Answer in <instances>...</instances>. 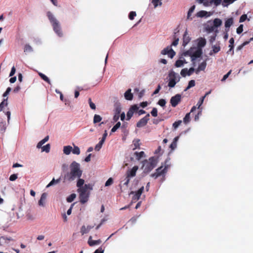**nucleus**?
Listing matches in <instances>:
<instances>
[{"instance_id": "f257e3e1", "label": "nucleus", "mask_w": 253, "mask_h": 253, "mask_svg": "<svg viewBox=\"0 0 253 253\" xmlns=\"http://www.w3.org/2000/svg\"><path fill=\"white\" fill-rule=\"evenodd\" d=\"M70 171L64 175V179L69 181L74 180L82 176L83 171L81 169L80 165L76 161H73L70 166Z\"/></svg>"}, {"instance_id": "f03ea898", "label": "nucleus", "mask_w": 253, "mask_h": 253, "mask_svg": "<svg viewBox=\"0 0 253 253\" xmlns=\"http://www.w3.org/2000/svg\"><path fill=\"white\" fill-rule=\"evenodd\" d=\"M46 16L55 33L58 37H62L63 34L59 20L56 18L54 14L50 11L46 12Z\"/></svg>"}, {"instance_id": "7ed1b4c3", "label": "nucleus", "mask_w": 253, "mask_h": 253, "mask_svg": "<svg viewBox=\"0 0 253 253\" xmlns=\"http://www.w3.org/2000/svg\"><path fill=\"white\" fill-rule=\"evenodd\" d=\"M92 190V186L90 184H85L84 187L78 189L80 202L82 204L86 203L89 199L90 191Z\"/></svg>"}, {"instance_id": "20e7f679", "label": "nucleus", "mask_w": 253, "mask_h": 253, "mask_svg": "<svg viewBox=\"0 0 253 253\" xmlns=\"http://www.w3.org/2000/svg\"><path fill=\"white\" fill-rule=\"evenodd\" d=\"M158 162V159L154 157H150L148 160L142 161V169L145 173L151 171L157 165Z\"/></svg>"}, {"instance_id": "39448f33", "label": "nucleus", "mask_w": 253, "mask_h": 253, "mask_svg": "<svg viewBox=\"0 0 253 253\" xmlns=\"http://www.w3.org/2000/svg\"><path fill=\"white\" fill-rule=\"evenodd\" d=\"M167 79L168 86L169 87V88H173L176 84L180 81L181 77L173 70H170L169 72Z\"/></svg>"}, {"instance_id": "423d86ee", "label": "nucleus", "mask_w": 253, "mask_h": 253, "mask_svg": "<svg viewBox=\"0 0 253 253\" xmlns=\"http://www.w3.org/2000/svg\"><path fill=\"white\" fill-rule=\"evenodd\" d=\"M202 54V49H197L193 53H192L191 51L190 50L187 51L184 53V55L185 56H190L191 57V61L193 62V65L195 66V60H196L197 58L200 57Z\"/></svg>"}, {"instance_id": "0eeeda50", "label": "nucleus", "mask_w": 253, "mask_h": 253, "mask_svg": "<svg viewBox=\"0 0 253 253\" xmlns=\"http://www.w3.org/2000/svg\"><path fill=\"white\" fill-rule=\"evenodd\" d=\"M130 179L126 175L121 179L119 186L122 192H124L127 190Z\"/></svg>"}, {"instance_id": "6e6552de", "label": "nucleus", "mask_w": 253, "mask_h": 253, "mask_svg": "<svg viewBox=\"0 0 253 253\" xmlns=\"http://www.w3.org/2000/svg\"><path fill=\"white\" fill-rule=\"evenodd\" d=\"M161 54L162 55H168L169 58H172L175 55V52L170 46H168L161 51Z\"/></svg>"}, {"instance_id": "1a4fd4ad", "label": "nucleus", "mask_w": 253, "mask_h": 253, "mask_svg": "<svg viewBox=\"0 0 253 253\" xmlns=\"http://www.w3.org/2000/svg\"><path fill=\"white\" fill-rule=\"evenodd\" d=\"M144 189V186H142L141 188H140L137 191H131L129 195H133V196L132 197V200L133 201H137L140 199V197L143 192Z\"/></svg>"}, {"instance_id": "9d476101", "label": "nucleus", "mask_w": 253, "mask_h": 253, "mask_svg": "<svg viewBox=\"0 0 253 253\" xmlns=\"http://www.w3.org/2000/svg\"><path fill=\"white\" fill-rule=\"evenodd\" d=\"M181 99V95L180 94H177L171 98L170 103L173 107H175L180 102Z\"/></svg>"}, {"instance_id": "9b49d317", "label": "nucleus", "mask_w": 253, "mask_h": 253, "mask_svg": "<svg viewBox=\"0 0 253 253\" xmlns=\"http://www.w3.org/2000/svg\"><path fill=\"white\" fill-rule=\"evenodd\" d=\"M194 72H195V69L194 67H191L189 69L187 68H184L181 70L180 75L182 77H185L187 76H191Z\"/></svg>"}, {"instance_id": "f8f14e48", "label": "nucleus", "mask_w": 253, "mask_h": 253, "mask_svg": "<svg viewBox=\"0 0 253 253\" xmlns=\"http://www.w3.org/2000/svg\"><path fill=\"white\" fill-rule=\"evenodd\" d=\"M205 30L208 33L214 32L215 33H218V30L213 25L211 21H209L205 26Z\"/></svg>"}, {"instance_id": "ddd939ff", "label": "nucleus", "mask_w": 253, "mask_h": 253, "mask_svg": "<svg viewBox=\"0 0 253 253\" xmlns=\"http://www.w3.org/2000/svg\"><path fill=\"white\" fill-rule=\"evenodd\" d=\"M138 169V167L137 166H134L132 169H128L126 173V176L130 179L135 176L137 170Z\"/></svg>"}, {"instance_id": "4468645a", "label": "nucleus", "mask_w": 253, "mask_h": 253, "mask_svg": "<svg viewBox=\"0 0 253 253\" xmlns=\"http://www.w3.org/2000/svg\"><path fill=\"white\" fill-rule=\"evenodd\" d=\"M149 114H147L144 117L140 119L136 124L137 127H141L146 125L149 120Z\"/></svg>"}, {"instance_id": "2eb2a0df", "label": "nucleus", "mask_w": 253, "mask_h": 253, "mask_svg": "<svg viewBox=\"0 0 253 253\" xmlns=\"http://www.w3.org/2000/svg\"><path fill=\"white\" fill-rule=\"evenodd\" d=\"M107 134H108V133H107V130H105L104 134H103L101 139L100 140L99 143L96 145V146L95 147V150L96 151H98L101 148L102 145L103 144L104 142H105V140L106 138Z\"/></svg>"}, {"instance_id": "dca6fc26", "label": "nucleus", "mask_w": 253, "mask_h": 253, "mask_svg": "<svg viewBox=\"0 0 253 253\" xmlns=\"http://www.w3.org/2000/svg\"><path fill=\"white\" fill-rule=\"evenodd\" d=\"M47 194L46 193H43L42 194L40 200L38 202V204L40 206L44 207L45 206L46 198Z\"/></svg>"}, {"instance_id": "f3484780", "label": "nucleus", "mask_w": 253, "mask_h": 253, "mask_svg": "<svg viewBox=\"0 0 253 253\" xmlns=\"http://www.w3.org/2000/svg\"><path fill=\"white\" fill-rule=\"evenodd\" d=\"M207 67V62L205 61L201 62L198 66L197 69H195V73L196 74H199L200 72L204 71Z\"/></svg>"}, {"instance_id": "a211bd4d", "label": "nucleus", "mask_w": 253, "mask_h": 253, "mask_svg": "<svg viewBox=\"0 0 253 253\" xmlns=\"http://www.w3.org/2000/svg\"><path fill=\"white\" fill-rule=\"evenodd\" d=\"M124 97L126 100H132L133 97V93L130 88L128 89L124 93Z\"/></svg>"}, {"instance_id": "6ab92c4d", "label": "nucleus", "mask_w": 253, "mask_h": 253, "mask_svg": "<svg viewBox=\"0 0 253 253\" xmlns=\"http://www.w3.org/2000/svg\"><path fill=\"white\" fill-rule=\"evenodd\" d=\"M11 240V239L10 238L0 235V246L8 244L9 242Z\"/></svg>"}, {"instance_id": "aec40b11", "label": "nucleus", "mask_w": 253, "mask_h": 253, "mask_svg": "<svg viewBox=\"0 0 253 253\" xmlns=\"http://www.w3.org/2000/svg\"><path fill=\"white\" fill-rule=\"evenodd\" d=\"M206 44V40L205 38H200L197 40L198 49H202L205 46Z\"/></svg>"}, {"instance_id": "412c9836", "label": "nucleus", "mask_w": 253, "mask_h": 253, "mask_svg": "<svg viewBox=\"0 0 253 253\" xmlns=\"http://www.w3.org/2000/svg\"><path fill=\"white\" fill-rule=\"evenodd\" d=\"M233 24V18L232 17L227 19L225 22V27L226 32L229 31V28Z\"/></svg>"}, {"instance_id": "4be33fe9", "label": "nucleus", "mask_w": 253, "mask_h": 253, "mask_svg": "<svg viewBox=\"0 0 253 253\" xmlns=\"http://www.w3.org/2000/svg\"><path fill=\"white\" fill-rule=\"evenodd\" d=\"M101 241L100 239L97 240H92L91 236H90L89 237V239L88 240V244L91 247L94 246L96 245H99L101 243Z\"/></svg>"}, {"instance_id": "5701e85b", "label": "nucleus", "mask_w": 253, "mask_h": 253, "mask_svg": "<svg viewBox=\"0 0 253 253\" xmlns=\"http://www.w3.org/2000/svg\"><path fill=\"white\" fill-rule=\"evenodd\" d=\"M212 50L210 52L209 54L212 55L213 53H216L220 50V47L219 44L212 45Z\"/></svg>"}, {"instance_id": "b1692460", "label": "nucleus", "mask_w": 253, "mask_h": 253, "mask_svg": "<svg viewBox=\"0 0 253 253\" xmlns=\"http://www.w3.org/2000/svg\"><path fill=\"white\" fill-rule=\"evenodd\" d=\"M93 227V226L88 225L86 227L84 225L81 227V233L82 235L86 234L88 233Z\"/></svg>"}, {"instance_id": "393cba45", "label": "nucleus", "mask_w": 253, "mask_h": 253, "mask_svg": "<svg viewBox=\"0 0 253 253\" xmlns=\"http://www.w3.org/2000/svg\"><path fill=\"white\" fill-rule=\"evenodd\" d=\"M191 39L188 35L187 32L185 31L183 38V45L185 46L190 42Z\"/></svg>"}, {"instance_id": "a878e982", "label": "nucleus", "mask_w": 253, "mask_h": 253, "mask_svg": "<svg viewBox=\"0 0 253 253\" xmlns=\"http://www.w3.org/2000/svg\"><path fill=\"white\" fill-rule=\"evenodd\" d=\"M211 90L207 92L204 96H203V97H202L201 98H200V99L198 101V103L197 104V105H196L198 109H199L200 108L201 106L203 103L205 97L207 96H208V95H209L211 93Z\"/></svg>"}, {"instance_id": "bb28decb", "label": "nucleus", "mask_w": 253, "mask_h": 253, "mask_svg": "<svg viewBox=\"0 0 253 253\" xmlns=\"http://www.w3.org/2000/svg\"><path fill=\"white\" fill-rule=\"evenodd\" d=\"M151 3L153 5L154 8H156L158 6H162V0H150Z\"/></svg>"}, {"instance_id": "cd10ccee", "label": "nucleus", "mask_w": 253, "mask_h": 253, "mask_svg": "<svg viewBox=\"0 0 253 253\" xmlns=\"http://www.w3.org/2000/svg\"><path fill=\"white\" fill-rule=\"evenodd\" d=\"M210 15L211 14L209 12L204 10L200 11L196 14L198 17H209Z\"/></svg>"}, {"instance_id": "c85d7f7f", "label": "nucleus", "mask_w": 253, "mask_h": 253, "mask_svg": "<svg viewBox=\"0 0 253 253\" xmlns=\"http://www.w3.org/2000/svg\"><path fill=\"white\" fill-rule=\"evenodd\" d=\"M222 22L221 19L219 18H215L213 21V23L212 24L214 26V27L217 29L222 25Z\"/></svg>"}, {"instance_id": "c756f323", "label": "nucleus", "mask_w": 253, "mask_h": 253, "mask_svg": "<svg viewBox=\"0 0 253 253\" xmlns=\"http://www.w3.org/2000/svg\"><path fill=\"white\" fill-rule=\"evenodd\" d=\"M72 151V147L70 145L65 146L63 147V153L67 155L70 154Z\"/></svg>"}, {"instance_id": "7c9ffc66", "label": "nucleus", "mask_w": 253, "mask_h": 253, "mask_svg": "<svg viewBox=\"0 0 253 253\" xmlns=\"http://www.w3.org/2000/svg\"><path fill=\"white\" fill-rule=\"evenodd\" d=\"M49 139V136H45L43 139L41 140L37 145V148H40L42 147V145L44 144L46 142H47Z\"/></svg>"}, {"instance_id": "2f4dec72", "label": "nucleus", "mask_w": 253, "mask_h": 253, "mask_svg": "<svg viewBox=\"0 0 253 253\" xmlns=\"http://www.w3.org/2000/svg\"><path fill=\"white\" fill-rule=\"evenodd\" d=\"M33 51V47L29 44H26L24 48V52L26 53H31Z\"/></svg>"}, {"instance_id": "473e14b6", "label": "nucleus", "mask_w": 253, "mask_h": 253, "mask_svg": "<svg viewBox=\"0 0 253 253\" xmlns=\"http://www.w3.org/2000/svg\"><path fill=\"white\" fill-rule=\"evenodd\" d=\"M134 155L136 156V159L138 161L141 158L145 157V154L143 151H141L140 152H135Z\"/></svg>"}, {"instance_id": "72a5a7b5", "label": "nucleus", "mask_w": 253, "mask_h": 253, "mask_svg": "<svg viewBox=\"0 0 253 253\" xmlns=\"http://www.w3.org/2000/svg\"><path fill=\"white\" fill-rule=\"evenodd\" d=\"M84 180L82 178H78L77 183V187L78 188V189L84 187Z\"/></svg>"}, {"instance_id": "f704fd0d", "label": "nucleus", "mask_w": 253, "mask_h": 253, "mask_svg": "<svg viewBox=\"0 0 253 253\" xmlns=\"http://www.w3.org/2000/svg\"><path fill=\"white\" fill-rule=\"evenodd\" d=\"M60 181V178L57 179L55 180L54 178H53L52 180L46 185V188H48L55 184H57L59 183Z\"/></svg>"}, {"instance_id": "c9c22d12", "label": "nucleus", "mask_w": 253, "mask_h": 253, "mask_svg": "<svg viewBox=\"0 0 253 253\" xmlns=\"http://www.w3.org/2000/svg\"><path fill=\"white\" fill-rule=\"evenodd\" d=\"M72 152L73 154L75 155H79L81 153L80 149V148L76 145H74V147H72Z\"/></svg>"}, {"instance_id": "e433bc0d", "label": "nucleus", "mask_w": 253, "mask_h": 253, "mask_svg": "<svg viewBox=\"0 0 253 253\" xmlns=\"http://www.w3.org/2000/svg\"><path fill=\"white\" fill-rule=\"evenodd\" d=\"M76 194L75 193L71 194L70 196H69L67 199L66 200L67 202L68 203H71L76 198Z\"/></svg>"}, {"instance_id": "4c0bfd02", "label": "nucleus", "mask_w": 253, "mask_h": 253, "mask_svg": "<svg viewBox=\"0 0 253 253\" xmlns=\"http://www.w3.org/2000/svg\"><path fill=\"white\" fill-rule=\"evenodd\" d=\"M139 142H140V140L138 139H134L133 141V150H135L136 149L139 148V146H140Z\"/></svg>"}, {"instance_id": "58836bf2", "label": "nucleus", "mask_w": 253, "mask_h": 253, "mask_svg": "<svg viewBox=\"0 0 253 253\" xmlns=\"http://www.w3.org/2000/svg\"><path fill=\"white\" fill-rule=\"evenodd\" d=\"M167 167H165V168L163 169L162 166L156 169V172L158 173H161V175H163L167 172Z\"/></svg>"}, {"instance_id": "ea45409f", "label": "nucleus", "mask_w": 253, "mask_h": 253, "mask_svg": "<svg viewBox=\"0 0 253 253\" xmlns=\"http://www.w3.org/2000/svg\"><path fill=\"white\" fill-rule=\"evenodd\" d=\"M6 123L2 119H0V130L4 131L6 129Z\"/></svg>"}, {"instance_id": "a19ab883", "label": "nucleus", "mask_w": 253, "mask_h": 253, "mask_svg": "<svg viewBox=\"0 0 253 253\" xmlns=\"http://www.w3.org/2000/svg\"><path fill=\"white\" fill-rule=\"evenodd\" d=\"M195 85V81L193 80L190 81L188 83V85L187 87L184 89V91H186L190 88L194 87Z\"/></svg>"}, {"instance_id": "79ce46f5", "label": "nucleus", "mask_w": 253, "mask_h": 253, "mask_svg": "<svg viewBox=\"0 0 253 253\" xmlns=\"http://www.w3.org/2000/svg\"><path fill=\"white\" fill-rule=\"evenodd\" d=\"M184 65V61L182 59V58H180V59L177 60L175 63V66L176 67H181Z\"/></svg>"}, {"instance_id": "37998d69", "label": "nucleus", "mask_w": 253, "mask_h": 253, "mask_svg": "<svg viewBox=\"0 0 253 253\" xmlns=\"http://www.w3.org/2000/svg\"><path fill=\"white\" fill-rule=\"evenodd\" d=\"M195 9V5H193L188 10V13H187V19H191L190 18L191 16V14L193 12V11H194Z\"/></svg>"}, {"instance_id": "c03bdc74", "label": "nucleus", "mask_w": 253, "mask_h": 253, "mask_svg": "<svg viewBox=\"0 0 253 253\" xmlns=\"http://www.w3.org/2000/svg\"><path fill=\"white\" fill-rule=\"evenodd\" d=\"M39 75L41 77V78L43 80H44V81L46 82L48 84H50V81L49 79L44 74L40 72V73H39Z\"/></svg>"}, {"instance_id": "a18cd8bd", "label": "nucleus", "mask_w": 253, "mask_h": 253, "mask_svg": "<svg viewBox=\"0 0 253 253\" xmlns=\"http://www.w3.org/2000/svg\"><path fill=\"white\" fill-rule=\"evenodd\" d=\"M102 120L101 117L99 115L95 114L93 117V123L96 124L100 122Z\"/></svg>"}, {"instance_id": "49530a36", "label": "nucleus", "mask_w": 253, "mask_h": 253, "mask_svg": "<svg viewBox=\"0 0 253 253\" xmlns=\"http://www.w3.org/2000/svg\"><path fill=\"white\" fill-rule=\"evenodd\" d=\"M33 42L36 45H40L42 43V41L41 39L38 37L34 38L33 39Z\"/></svg>"}, {"instance_id": "de8ad7c7", "label": "nucleus", "mask_w": 253, "mask_h": 253, "mask_svg": "<svg viewBox=\"0 0 253 253\" xmlns=\"http://www.w3.org/2000/svg\"><path fill=\"white\" fill-rule=\"evenodd\" d=\"M42 151L48 153L50 151V146L49 144H47L43 147L42 146Z\"/></svg>"}, {"instance_id": "09e8293b", "label": "nucleus", "mask_w": 253, "mask_h": 253, "mask_svg": "<svg viewBox=\"0 0 253 253\" xmlns=\"http://www.w3.org/2000/svg\"><path fill=\"white\" fill-rule=\"evenodd\" d=\"M7 98H5L3 100V101L0 104V111L2 110L4 106H6L7 105Z\"/></svg>"}, {"instance_id": "8fccbe9b", "label": "nucleus", "mask_w": 253, "mask_h": 253, "mask_svg": "<svg viewBox=\"0 0 253 253\" xmlns=\"http://www.w3.org/2000/svg\"><path fill=\"white\" fill-rule=\"evenodd\" d=\"M190 113L186 114L184 118H183V122L184 124H187L189 123L190 121Z\"/></svg>"}, {"instance_id": "3c124183", "label": "nucleus", "mask_w": 253, "mask_h": 253, "mask_svg": "<svg viewBox=\"0 0 253 253\" xmlns=\"http://www.w3.org/2000/svg\"><path fill=\"white\" fill-rule=\"evenodd\" d=\"M121 126V123L120 122H118L112 128L111 132H115Z\"/></svg>"}, {"instance_id": "603ef678", "label": "nucleus", "mask_w": 253, "mask_h": 253, "mask_svg": "<svg viewBox=\"0 0 253 253\" xmlns=\"http://www.w3.org/2000/svg\"><path fill=\"white\" fill-rule=\"evenodd\" d=\"M133 114H134V112L131 109H129L126 114V120H130V118L133 116Z\"/></svg>"}, {"instance_id": "864d4df0", "label": "nucleus", "mask_w": 253, "mask_h": 253, "mask_svg": "<svg viewBox=\"0 0 253 253\" xmlns=\"http://www.w3.org/2000/svg\"><path fill=\"white\" fill-rule=\"evenodd\" d=\"M182 121L181 120H179L178 121L175 122L172 124V126L174 128V129H176L181 124Z\"/></svg>"}, {"instance_id": "5fc2aeb1", "label": "nucleus", "mask_w": 253, "mask_h": 253, "mask_svg": "<svg viewBox=\"0 0 253 253\" xmlns=\"http://www.w3.org/2000/svg\"><path fill=\"white\" fill-rule=\"evenodd\" d=\"M222 0H211L210 3H213L215 6H218L221 4Z\"/></svg>"}, {"instance_id": "6e6d98bb", "label": "nucleus", "mask_w": 253, "mask_h": 253, "mask_svg": "<svg viewBox=\"0 0 253 253\" xmlns=\"http://www.w3.org/2000/svg\"><path fill=\"white\" fill-rule=\"evenodd\" d=\"M166 101L164 99H161L158 102V104L161 107H164L166 105Z\"/></svg>"}, {"instance_id": "4d7b16f0", "label": "nucleus", "mask_w": 253, "mask_h": 253, "mask_svg": "<svg viewBox=\"0 0 253 253\" xmlns=\"http://www.w3.org/2000/svg\"><path fill=\"white\" fill-rule=\"evenodd\" d=\"M136 13L135 11H131L129 13L128 17L129 19L131 20H133L135 16H136Z\"/></svg>"}, {"instance_id": "13d9d810", "label": "nucleus", "mask_w": 253, "mask_h": 253, "mask_svg": "<svg viewBox=\"0 0 253 253\" xmlns=\"http://www.w3.org/2000/svg\"><path fill=\"white\" fill-rule=\"evenodd\" d=\"M151 114L153 117H157L158 115V111L157 108H154L151 112Z\"/></svg>"}, {"instance_id": "bf43d9fd", "label": "nucleus", "mask_w": 253, "mask_h": 253, "mask_svg": "<svg viewBox=\"0 0 253 253\" xmlns=\"http://www.w3.org/2000/svg\"><path fill=\"white\" fill-rule=\"evenodd\" d=\"M229 47H231V49H233L234 48V39L233 38H231L229 40Z\"/></svg>"}, {"instance_id": "052dcab7", "label": "nucleus", "mask_w": 253, "mask_h": 253, "mask_svg": "<svg viewBox=\"0 0 253 253\" xmlns=\"http://www.w3.org/2000/svg\"><path fill=\"white\" fill-rule=\"evenodd\" d=\"M121 112V107L120 106H117L115 110V114L119 115Z\"/></svg>"}, {"instance_id": "680f3d73", "label": "nucleus", "mask_w": 253, "mask_h": 253, "mask_svg": "<svg viewBox=\"0 0 253 253\" xmlns=\"http://www.w3.org/2000/svg\"><path fill=\"white\" fill-rule=\"evenodd\" d=\"M243 31V25H240L237 29L236 32L238 34H241Z\"/></svg>"}, {"instance_id": "e2e57ef3", "label": "nucleus", "mask_w": 253, "mask_h": 253, "mask_svg": "<svg viewBox=\"0 0 253 253\" xmlns=\"http://www.w3.org/2000/svg\"><path fill=\"white\" fill-rule=\"evenodd\" d=\"M216 34L217 33H215L213 36H211L210 37L209 41L211 43H212L215 40L216 37Z\"/></svg>"}, {"instance_id": "0e129e2a", "label": "nucleus", "mask_w": 253, "mask_h": 253, "mask_svg": "<svg viewBox=\"0 0 253 253\" xmlns=\"http://www.w3.org/2000/svg\"><path fill=\"white\" fill-rule=\"evenodd\" d=\"M231 72H232V71L230 70L226 74L224 75L223 77L221 79V81L222 82L225 81L228 78V77L230 75Z\"/></svg>"}, {"instance_id": "69168bd1", "label": "nucleus", "mask_w": 253, "mask_h": 253, "mask_svg": "<svg viewBox=\"0 0 253 253\" xmlns=\"http://www.w3.org/2000/svg\"><path fill=\"white\" fill-rule=\"evenodd\" d=\"M113 183V179L112 178H109L105 183V186H109L111 185Z\"/></svg>"}, {"instance_id": "338daca9", "label": "nucleus", "mask_w": 253, "mask_h": 253, "mask_svg": "<svg viewBox=\"0 0 253 253\" xmlns=\"http://www.w3.org/2000/svg\"><path fill=\"white\" fill-rule=\"evenodd\" d=\"M247 18V16L246 14H243L242 15L240 18V20H239V22L240 23L241 22H244Z\"/></svg>"}, {"instance_id": "774afa93", "label": "nucleus", "mask_w": 253, "mask_h": 253, "mask_svg": "<svg viewBox=\"0 0 253 253\" xmlns=\"http://www.w3.org/2000/svg\"><path fill=\"white\" fill-rule=\"evenodd\" d=\"M17 178V174H13L11 175L9 177V180L11 181H13L15 180Z\"/></svg>"}]
</instances>
